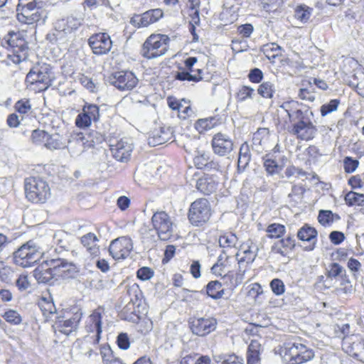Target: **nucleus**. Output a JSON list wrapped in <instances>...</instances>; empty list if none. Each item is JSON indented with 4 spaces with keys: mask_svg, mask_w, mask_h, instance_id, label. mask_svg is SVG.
Segmentation results:
<instances>
[{
    "mask_svg": "<svg viewBox=\"0 0 364 364\" xmlns=\"http://www.w3.org/2000/svg\"><path fill=\"white\" fill-rule=\"evenodd\" d=\"M25 199L33 205H43L51 198L48 182L39 176H30L23 180Z\"/></svg>",
    "mask_w": 364,
    "mask_h": 364,
    "instance_id": "nucleus-1",
    "label": "nucleus"
},
{
    "mask_svg": "<svg viewBox=\"0 0 364 364\" xmlns=\"http://www.w3.org/2000/svg\"><path fill=\"white\" fill-rule=\"evenodd\" d=\"M55 78L52 67L43 63L31 69L25 81L30 90L35 92H41L51 86Z\"/></svg>",
    "mask_w": 364,
    "mask_h": 364,
    "instance_id": "nucleus-2",
    "label": "nucleus"
},
{
    "mask_svg": "<svg viewBox=\"0 0 364 364\" xmlns=\"http://www.w3.org/2000/svg\"><path fill=\"white\" fill-rule=\"evenodd\" d=\"M213 213L214 211L208 199L198 198L191 203L187 212V218L193 227L203 228L210 223Z\"/></svg>",
    "mask_w": 364,
    "mask_h": 364,
    "instance_id": "nucleus-3",
    "label": "nucleus"
},
{
    "mask_svg": "<svg viewBox=\"0 0 364 364\" xmlns=\"http://www.w3.org/2000/svg\"><path fill=\"white\" fill-rule=\"evenodd\" d=\"M43 255V250L33 240H29L14 252V262L23 267H29L40 261Z\"/></svg>",
    "mask_w": 364,
    "mask_h": 364,
    "instance_id": "nucleus-4",
    "label": "nucleus"
},
{
    "mask_svg": "<svg viewBox=\"0 0 364 364\" xmlns=\"http://www.w3.org/2000/svg\"><path fill=\"white\" fill-rule=\"evenodd\" d=\"M105 312L104 306H98L92 311L85 323L86 337H88L94 345H97L102 338V317Z\"/></svg>",
    "mask_w": 364,
    "mask_h": 364,
    "instance_id": "nucleus-5",
    "label": "nucleus"
},
{
    "mask_svg": "<svg viewBox=\"0 0 364 364\" xmlns=\"http://www.w3.org/2000/svg\"><path fill=\"white\" fill-rule=\"evenodd\" d=\"M17 19L18 21L33 24L39 21L42 17L43 11L35 0H19L17 6Z\"/></svg>",
    "mask_w": 364,
    "mask_h": 364,
    "instance_id": "nucleus-6",
    "label": "nucleus"
},
{
    "mask_svg": "<svg viewBox=\"0 0 364 364\" xmlns=\"http://www.w3.org/2000/svg\"><path fill=\"white\" fill-rule=\"evenodd\" d=\"M151 221L154 230L161 240L166 241L173 237V223L171 216L166 211L155 212Z\"/></svg>",
    "mask_w": 364,
    "mask_h": 364,
    "instance_id": "nucleus-7",
    "label": "nucleus"
},
{
    "mask_svg": "<svg viewBox=\"0 0 364 364\" xmlns=\"http://www.w3.org/2000/svg\"><path fill=\"white\" fill-rule=\"evenodd\" d=\"M82 24V19L74 16H68L66 18H62L55 23V31L53 33L47 35V39L52 44L63 43L61 42L65 34L71 33L77 30Z\"/></svg>",
    "mask_w": 364,
    "mask_h": 364,
    "instance_id": "nucleus-8",
    "label": "nucleus"
},
{
    "mask_svg": "<svg viewBox=\"0 0 364 364\" xmlns=\"http://www.w3.org/2000/svg\"><path fill=\"white\" fill-rule=\"evenodd\" d=\"M290 134L299 141L313 140L318 134V128L307 116L292 124Z\"/></svg>",
    "mask_w": 364,
    "mask_h": 364,
    "instance_id": "nucleus-9",
    "label": "nucleus"
},
{
    "mask_svg": "<svg viewBox=\"0 0 364 364\" xmlns=\"http://www.w3.org/2000/svg\"><path fill=\"white\" fill-rule=\"evenodd\" d=\"M108 80L110 85L119 91H130L138 84L139 80L136 75L130 70H119L112 73Z\"/></svg>",
    "mask_w": 364,
    "mask_h": 364,
    "instance_id": "nucleus-10",
    "label": "nucleus"
},
{
    "mask_svg": "<svg viewBox=\"0 0 364 364\" xmlns=\"http://www.w3.org/2000/svg\"><path fill=\"white\" fill-rule=\"evenodd\" d=\"M82 318V313L78 310L66 318H58L53 324L52 328L55 335L69 336L75 333Z\"/></svg>",
    "mask_w": 364,
    "mask_h": 364,
    "instance_id": "nucleus-11",
    "label": "nucleus"
},
{
    "mask_svg": "<svg viewBox=\"0 0 364 364\" xmlns=\"http://www.w3.org/2000/svg\"><path fill=\"white\" fill-rule=\"evenodd\" d=\"M188 326L193 334L204 337L216 330L218 320L213 316L193 317L189 319Z\"/></svg>",
    "mask_w": 364,
    "mask_h": 364,
    "instance_id": "nucleus-12",
    "label": "nucleus"
},
{
    "mask_svg": "<svg viewBox=\"0 0 364 364\" xmlns=\"http://www.w3.org/2000/svg\"><path fill=\"white\" fill-rule=\"evenodd\" d=\"M197 58L188 57L183 60V66H178V70L173 73L174 80L178 81H188L198 82L203 80L202 70L198 69L196 73L193 72V67L197 62Z\"/></svg>",
    "mask_w": 364,
    "mask_h": 364,
    "instance_id": "nucleus-13",
    "label": "nucleus"
},
{
    "mask_svg": "<svg viewBox=\"0 0 364 364\" xmlns=\"http://www.w3.org/2000/svg\"><path fill=\"white\" fill-rule=\"evenodd\" d=\"M133 243L130 237L127 236L119 237L111 241L109 245V255L114 260H124L131 254Z\"/></svg>",
    "mask_w": 364,
    "mask_h": 364,
    "instance_id": "nucleus-14",
    "label": "nucleus"
},
{
    "mask_svg": "<svg viewBox=\"0 0 364 364\" xmlns=\"http://www.w3.org/2000/svg\"><path fill=\"white\" fill-rule=\"evenodd\" d=\"M100 108L94 104L86 103L79 113L75 121V124L77 128L86 129L90 127L92 122H96L100 119Z\"/></svg>",
    "mask_w": 364,
    "mask_h": 364,
    "instance_id": "nucleus-15",
    "label": "nucleus"
},
{
    "mask_svg": "<svg viewBox=\"0 0 364 364\" xmlns=\"http://www.w3.org/2000/svg\"><path fill=\"white\" fill-rule=\"evenodd\" d=\"M341 347L348 355L361 364H364V338L357 339L353 337L345 338Z\"/></svg>",
    "mask_w": 364,
    "mask_h": 364,
    "instance_id": "nucleus-16",
    "label": "nucleus"
},
{
    "mask_svg": "<svg viewBox=\"0 0 364 364\" xmlns=\"http://www.w3.org/2000/svg\"><path fill=\"white\" fill-rule=\"evenodd\" d=\"M210 144L213 153L219 156L228 155L234 149L232 139L221 132L213 136Z\"/></svg>",
    "mask_w": 364,
    "mask_h": 364,
    "instance_id": "nucleus-17",
    "label": "nucleus"
},
{
    "mask_svg": "<svg viewBox=\"0 0 364 364\" xmlns=\"http://www.w3.org/2000/svg\"><path fill=\"white\" fill-rule=\"evenodd\" d=\"M174 140V132L171 127L161 126L154 128L149 134L148 144L151 146H156L171 142Z\"/></svg>",
    "mask_w": 364,
    "mask_h": 364,
    "instance_id": "nucleus-18",
    "label": "nucleus"
},
{
    "mask_svg": "<svg viewBox=\"0 0 364 364\" xmlns=\"http://www.w3.org/2000/svg\"><path fill=\"white\" fill-rule=\"evenodd\" d=\"M164 16V12L160 9H150L141 15H134L130 23L135 27H147L159 21Z\"/></svg>",
    "mask_w": 364,
    "mask_h": 364,
    "instance_id": "nucleus-19",
    "label": "nucleus"
},
{
    "mask_svg": "<svg viewBox=\"0 0 364 364\" xmlns=\"http://www.w3.org/2000/svg\"><path fill=\"white\" fill-rule=\"evenodd\" d=\"M219 186L218 178L213 174L204 173L196 183V189L205 196H210L217 191Z\"/></svg>",
    "mask_w": 364,
    "mask_h": 364,
    "instance_id": "nucleus-20",
    "label": "nucleus"
},
{
    "mask_svg": "<svg viewBox=\"0 0 364 364\" xmlns=\"http://www.w3.org/2000/svg\"><path fill=\"white\" fill-rule=\"evenodd\" d=\"M50 265L53 267L55 279H58V278L73 277L77 272L76 265L60 259H51Z\"/></svg>",
    "mask_w": 364,
    "mask_h": 364,
    "instance_id": "nucleus-21",
    "label": "nucleus"
},
{
    "mask_svg": "<svg viewBox=\"0 0 364 364\" xmlns=\"http://www.w3.org/2000/svg\"><path fill=\"white\" fill-rule=\"evenodd\" d=\"M280 107L284 110L290 122L299 120L306 116V112L302 110L303 105L297 100H287L282 102Z\"/></svg>",
    "mask_w": 364,
    "mask_h": 364,
    "instance_id": "nucleus-22",
    "label": "nucleus"
},
{
    "mask_svg": "<svg viewBox=\"0 0 364 364\" xmlns=\"http://www.w3.org/2000/svg\"><path fill=\"white\" fill-rule=\"evenodd\" d=\"M299 342H285L278 346L276 353L285 364H295Z\"/></svg>",
    "mask_w": 364,
    "mask_h": 364,
    "instance_id": "nucleus-23",
    "label": "nucleus"
},
{
    "mask_svg": "<svg viewBox=\"0 0 364 364\" xmlns=\"http://www.w3.org/2000/svg\"><path fill=\"white\" fill-rule=\"evenodd\" d=\"M295 246V240L291 235H289L275 242L271 247V252L273 254L287 257L294 249Z\"/></svg>",
    "mask_w": 364,
    "mask_h": 364,
    "instance_id": "nucleus-24",
    "label": "nucleus"
},
{
    "mask_svg": "<svg viewBox=\"0 0 364 364\" xmlns=\"http://www.w3.org/2000/svg\"><path fill=\"white\" fill-rule=\"evenodd\" d=\"M112 156L119 161H126L129 159L132 147L124 139H120L115 144L110 146Z\"/></svg>",
    "mask_w": 364,
    "mask_h": 364,
    "instance_id": "nucleus-25",
    "label": "nucleus"
},
{
    "mask_svg": "<svg viewBox=\"0 0 364 364\" xmlns=\"http://www.w3.org/2000/svg\"><path fill=\"white\" fill-rule=\"evenodd\" d=\"M318 232L316 228L309 224H304L297 232V237L299 240L309 243L306 250L311 251L315 248L317 241Z\"/></svg>",
    "mask_w": 364,
    "mask_h": 364,
    "instance_id": "nucleus-26",
    "label": "nucleus"
},
{
    "mask_svg": "<svg viewBox=\"0 0 364 364\" xmlns=\"http://www.w3.org/2000/svg\"><path fill=\"white\" fill-rule=\"evenodd\" d=\"M98 241L99 239L93 232H88L80 238V244L92 258L98 257L100 254Z\"/></svg>",
    "mask_w": 364,
    "mask_h": 364,
    "instance_id": "nucleus-27",
    "label": "nucleus"
},
{
    "mask_svg": "<svg viewBox=\"0 0 364 364\" xmlns=\"http://www.w3.org/2000/svg\"><path fill=\"white\" fill-rule=\"evenodd\" d=\"M50 260L41 263L33 271V276L38 283H49L55 279L53 267L50 265Z\"/></svg>",
    "mask_w": 364,
    "mask_h": 364,
    "instance_id": "nucleus-28",
    "label": "nucleus"
},
{
    "mask_svg": "<svg viewBox=\"0 0 364 364\" xmlns=\"http://www.w3.org/2000/svg\"><path fill=\"white\" fill-rule=\"evenodd\" d=\"M245 270L237 272L228 271L222 275L223 284L228 290L233 291L240 286L245 279Z\"/></svg>",
    "mask_w": 364,
    "mask_h": 364,
    "instance_id": "nucleus-29",
    "label": "nucleus"
},
{
    "mask_svg": "<svg viewBox=\"0 0 364 364\" xmlns=\"http://www.w3.org/2000/svg\"><path fill=\"white\" fill-rule=\"evenodd\" d=\"M257 254L253 250L252 242L250 240L242 242L237 253L236 257L238 263L245 262L251 264L255 259Z\"/></svg>",
    "mask_w": 364,
    "mask_h": 364,
    "instance_id": "nucleus-30",
    "label": "nucleus"
},
{
    "mask_svg": "<svg viewBox=\"0 0 364 364\" xmlns=\"http://www.w3.org/2000/svg\"><path fill=\"white\" fill-rule=\"evenodd\" d=\"M38 306L46 321H48L56 313V308L53 298L49 293L39 297Z\"/></svg>",
    "mask_w": 364,
    "mask_h": 364,
    "instance_id": "nucleus-31",
    "label": "nucleus"
},
{
    "mask_svg": "<svg viewBox=\"0 0 364 364\" xmlns=\"http://www.w3.org/2000/svg\"><path fill=\"white\" fill-rule=\"evenodd\" d=\"M336 281L338 282V284L333 290V292L336 296H341L343 295H349L353 294L354 291V287L346 272H344L342 277H338Z\"/></svg>",
    "mask_w": 364,
    "mask_h": 364,
    "instance_id": "nucleus-32",
    "label": "nucleus"
},
{
    "mask_svg": "<svg viewBox=\"0 0 364 364\" xmlns=\"http://www.w3.org/2000/svg\"><path fill=\"white\" fill-rule=\"evenodd\" d=\"M220 124V119L217 116H213L198 119L194 124V128L199 134H205Z\"/></svg>",
    "mask_w": 364,
    "mask_h": 364,
    "instance_id": "nucleus-33",
    "label": "nucleus"
},
{
    "mask_svg": "<svg viewBox=\"0 0 364 364\" xmlns=\"http://www.w3.org/2000/svg\"><path fill=\"white\" fill-rule=\"evenodd\" d=\"M238 242L237 235L232 232H223L218 237V244L220 247L223 249V252L236 248Z\"/></svg>",
    "mask_w": 364,
    "mask_h": 364,
    "instance_id": "nucleus-34",
    "label": "nucleus"
},
{
    "mask_svg": "<svg viewBox=\"0 0 364 364\" xmlns=\"http://www.w3.org/2000/svg\"><path fill=\"white\" fill-rule=\"evenodd\" d=\"M262 345L257 340H252L247 351V364H259L261 360Z\"/></svg>",
    "mask_w": 364,
    "mask_h": 364,
    "instance_id": "nucleus-35",
    "label": "nucleus"
},
{
    "mask_svg": "<svg viewBox=\"0 0 364 364\" xmlns=\"http://www.w3.org/2000/svg\"><path fill=\"white\" fill-rule=\"evenodd\" d=\"M231 259L232 258L228 256L226 252H222L216 263L211 268L213 273L218 276H222L226 271H230Z\"/></svg>",
    "mask_w": 364,
    "mask_h": 364,
    "instance_id": "nucleus-36",
    "label": "nucleus"
},
{
    "mask_svg": "<svg viewBox=\"0 0 364 364\" xmlns=\"http://www.w3.org/2000/svg\"><path fill=\"white\" fill-rule=\"evenodd\" d=\"M176 37L168 36L162 33H153L144 42L143 46H166L169 43H174Z\"/></svg>",
    "mask_w": 364,
    "mask_h": 364,
    "instance_id": "nucleus-37",
    "label": "nucleus"
},
{
    "mask_svg": "<svg viewBox=\"0 0 364 364\" xmlns=\"http://www.w3.org/2000/svg\"><path fill=\"white\" fill-rule=\"evenodd\" d=\"M223 285V283L218 280L210 281L205 287L206 294L215 300L223 298L225 291Z\"/></svg>",
    "mask_w": 364,
    "mask_h": 364,
    "instance_id": "nucleus-38",
    "label": "nucleus"
},
{
    "mask_svg": "<svg viewBox=\"0 0 364 364\" xmlns=\"http://www.w3.org/2000/svg\"><path fill=\"white\" fill-rule=\"evenodd\" d=\"M25 36L24 31H9L3 38L2 42H5L8 46H26L27 42Z\"/></svg>",
    "mask_w": 364,
    "mask_h": 364,
    "instance_id": "nucleus-39",
    "label": "nucleus"
},
{
    "mask_svg": "<svg viewBox=\"0 0 364 364\" xmlns=\"http://www.w3.org/2000/svg\"><path fill=\"white\" fill-rule=\"evenodd\" d=\"M28 47H5V53L9 61L18 64L26 58Z\"/></svg>",
    "mask_w": 364,
    "mask_h": 364,
    "instance_id": "nucleus-40",
    "label": "nucleus"
},
{
    "mask_svg": "<svg viewBox=\"0 0 364 364\" xmlns=\"http://www.w3.org/2000/svg\"><path fill=\"white\" fill-rule=\"evenodd\" d=\"M315 356L312 348L306 345L299 343L295 364H304L311 361Z\"/></svg>",
    "mask_w": 364,
    "mask_h": 364,
    "instance_id": "nucleus-41",
    "label": "nucleus"
},
{
    "mask_svg": "<svg viewBox=\"0 0 364 364\" xmlns=\"http://www.w3.org/2000/svg\"><path fill=\"white\" fill-rule=\"evenodd\" d=\"M251 160V153L249 144L247 142H244L241 144L239 156L237 160V169L240 171H243Z\"/></svg>",
    "mask_w": 364,
    "mask_h": 364,
    "instance_id": "nucleus-42",
    "label": "nucleus"
},
{
    "mask_svg": "<svg viewBox=\"0 0 364 364\" xmlns=\"http://www.w3.org/2000/svg\"><path fill=\"white\" fill-rule=\"evenodd\" d=\"M262 163L267 175H275L282 170V166L279 165L272 153L266 154L262 156Z\"/></svg>",
    "mask_w": 364,
    "mask_h": 364,
    "instance_id": "nucleus-43",
    "label": "nucleus"
},
{
    "mask_svg": "<svg viewBox=\"0 0 364 364\" xmlns=\"http://www.w3.org/2000/svg\"><path fill=\"white\" fill-rule=\"evenodd\" d=\"M341 217L337 213H333L329 210H320L318 213L317 220L323 227H330L335 221L339 220Z\"/></svg>",
    "mask_w": 364,
    "mask_h": 364,
    "instance_id": "nucleus-44",
    "label": "nucleus"
},
{
    "mask_svg": "<svg viewBox=\"0 0 364 364\" xmlns=\"http://www.w3.org/2000/svg\"><path fill=\"white\" fill-rule=\"evenodd\" d=\"M267 237L271 240H278L284 236L287 229L284 225L274 223L266 228Z\"/></svg>",
    "mask_w": 364,
    "mask_h": 364,
    "instance_id": "nucleus-45",
    "label": "nucleus"
},
{
    "mask_svg": "<svg viewBox=\"0 0 364 364\" xmlns=\"http://www.w3.org/2000/svg\"><path fill=\"white\" fill-rule=\"evenodd\" d=\"M344 201L347 206H364V194L350 191L344 196Z\"/></svg>",
    "mask_w": 364,
    "mask_h": 364,
    "instance_id": "nucleus-46",
    "label": "nucleus"
},
{
    "mask_svg": "<svg viewBox=\"0 0 364 364\" xmlns=\"http://www.w3.org/2000/svg\"><path fill=\"white\" fill-rule=\"evenodd\" d=\"M1 316L11 326H19L23 321L21 315L17 311L12 309L6 310Z\"/></svg>",
    "mask_w": 364,
    "mask_h": 364,
    "instance_id": "nucleus-47",
    "label": "nucleus"
},
{
    "mask_svg": "<svg viewBox=\"0 0 364 364\" xmlns=\"http://www.w3.org/2000/svg\"><path fill=\"white\" fill-rule=\"evenodd\" d=\"M210 158L208 154L205 153L198 154L193 158V164L198 169H203L206 168H212L213 166H216L217 164L211 161H209Z\"/></svg>",
    "mask_w": 364,
    "mask_h": 364,
    "instance_id": "nucleus-48",
    "label": "nucleus"
},
{
    "mask_svg": "<svg viewBox=\"0 0 364 364\" xmlns=\"http://www.w3.org/2000/svg\"><path fill=\"white\" fill-rule=\"evenodd\" d=\"M258 94L263 98L272 99L275 93V87L271 82H263L257 88Z\"/></svg>",
    "mask_w": 364,
    "mask_h": 364,
    "instance_id": "nucleus-49",
    "label": "nucleus"
},
{
    "mask_svg": "<svg viewBox=\"0 0 364 364\" xmlns=\"http://www.w3.org/2000/svg\"><path fill=\"white\" fill-rule=\"evenodd\" d=\"M166 47H143L142 55L144 57L151 59L159 57L166 53Z\"/></svg>",
    "mask_w": 364,
    "mask_h": 364,
    "instance_id": "nucleus-50",
    "label": "nucleus"
},
{
    "mask_svg": "<svg viewBox=\"0 0 364 364\" xmlns=\"http://www.w3.org/2000/svg\"><path fill=\"white\" fill-rule=\"evenodd\" d=\"M127 293L130 299V301L136 303L141 301L143 298V294L139 286L136 283H133L127 286Z\"/></svg>",
    "mask_w": 364,
    "mask_h": 364,
    "instance_id": "nucleus-51",
    "label": "nucleus"
},
{
    "mask_svg": "<svg viewBox=\"0 0 364 364\" xmlns=\"http://www.w3.org/2000/svg\"><path fill=\"white\" fill-rule=\"evenodd\" d=\"M344 272H346L343 267L338 263L333 262L329 264V269L326 272V276L330 279L331 282L342 277Z\"/></svg>",
    "mask_w": 364,
    "mask_h": 364,
    "instance_id": "nucleus-52",
    "label": "nucleus"
},
{
    "mask_svg": "<svg viewBox=\"0 0 364 364\" xmlns=\"http://www.w3.org/2000/svg\"><path fill=\"white\" fill-rule=\"evenodd\" d=\"M306 192L305 187L301 184H294L291 187V192L289 193L288 197L290 200L297 203L301 201Z\"/></svg>",
    "mask_w": 364,
    "mask_h": 364,
    "instance_id": "nucleus-53",
    "label": "nucleus"
},
{
    "mask_svg": "<svg viewBox=\"0 0 364 364\" xmlns=\"http://www.w3.org/2000/svg\"><path fill=\"white\" fill-rule=\"evenodd\" d=\"M311 11L312 9L310 7L306 5H301L296 7L294 16L296 18L305 23L309 19L311 15Z\"/></svg>",
    "mask_w": 364,
    "mask_h": 364,
    "instance_id": "nucleus-54",
    "label": "nucleus"
},
{
    "mask_svg": "<svg viewBox=\"0 0 364 364\" xmlns=\"http://www.w3.org/2000/svg\"><path fill=\"white\" fill-rule=\"evenodd\" d=\"M48 132L42 129H34L31 134V141L35 145H44Z\"/></svg>",
    "mask_w": 364,
    "mask_h": 364,
    "instance_id": "nucleus-55",
    "label": "nucleus"
},
{
    "mask_svg": "<svg viewBox=\"0 0 364 364\" xmlns=\"http://www.w3.org/2000/svg\"><path fill=\"white\" fill-rule=\"evenodd\" d=\"M112 44V42L110 39V36L106 33H96L95 35H92L88 39V43L89 46H93L96 43H100V44H107V43Z\"/></svg>",
    "mask_w": 364,
    "mask_h": 364,
    "instance_id": "nucleus-56",
    "label": "nucleus"
},
{
    "mask_svg": "<svg viewBox=\"0 0 364 364\" xmlns=\"http://www.w3.org/2000/svg\"><path fill=\"white\" fill-rule=\"evenodd\" d=\"M62 143L59 139V135L49 134L48 133V137L45 141L43 146L50 150L58 149L61 147Z\"/></svg>",
    "mask_w": 364,
    "mask_h": 364,
    "instance_id": "nucleus-57",
    "label": "nucleus"
},
{
    "mask_svg": "<svg viewBox=\"0 0 364 364\" xmlns=\"http://www.w3.org/2000/svg\"><path fill=\"white\" fill-rule=\"evenodd\" d=\"M255 92L253 88L250 86L243 85L239 88L236 93V99L238 102H243L248 98H251Z\"/></svg>",
    "mask_w": 364,
    "mask_h": 364,
    "instance_id": "nucleus-58",
    "label": "nucleus"
},
{
    "mask_svg": "<svg viewBox=\"0 0 364 364\" xmlns=\"http://www.w3.org/2000/svg\"><path fill=\"white\" fill-rule=\"evenodd\" d=\"M15 110L20 114H26L31 109V105L29 99H21L18 100L14 105Z\"/></svg>",
    "mask_w": 364,
    "mask_h": 364,
    "instance_id": "nucleus-59",
    "label": "nucleus"
},
{
    "mask_svg": "<svg viewBox=\"0 0 364 364\" xmlns=\"http://www.w3.org/2000/svg\"><path fill=\"white\" fill-rule=\"evenodd\" d=\"M308 83L310 85V88H301L299 90L298 97L302 100L314 102L316 98L314 89L312 87L310 81Z\"/></svg>",
    "mask_w": 364,
    "mask_h": 364,
    "instance_id": "nucleus-60",
    "label": "nucleus"
},
{
    "mask_svg": "<svg viewBox=\"0 0 364 364\" xmlns=\"http://www.w3.org/2000/svg\"><path fill=\"white\" fill-rule=\"evenodd\" d=\"M87 134V138L88 139V141L90 142V146L91 148L94 147L97 144H100L105 141L104 136L95 130H90Z\"/></svg>",
    "mask_w": 364,
    "mask_h": 364,
    "instance_id": "nucleus-61",
    "label": "nucleus"
},
{
    "mask_svg": "<svg viewBox=\"0 0 364 364\" xmlns=\"http://www.w3.org/2000/svg\"><path fill=\"white\" fill-rule=\"evenodd\" d=\"M116 344L121 350H128L131 345L129 336L127 333H119L116 338Z\"/></svg>",
    "mask_w": 364,
    "mask_h": 364,
    "instance_id": "nucleus-62",
    "label": "nucleus"
},
{
    "mask_svg": "<svg viewBox=\"0 0 364 364\" xmlns=\"http://www.w3.org/2000/svg\"><path fill=\"white\" fill-rule=\"evenodd\" d=\"M269 287L276 296H281L285 292V285L283 281L280 279H273L269 284Z\"/></svg>",
    "mask_w": 364,
    "mask_h": 364,
    "instance_id": "nucleus-63",
    "label": "nucleus"
},
{
    "mask_svg": "<svg viewBox=\"0 0 364 364\" xmlns=\"http://www.w3.org/2000/svg\"><path fill=\"white\" fill-rule=\"evenodd\" d=\"M216 364H244V363L242 358L235 354H230L220 357Z\"/></svg>",
    "mask_w": 364,
    "mask_h": 364,
    "instance_id": "nucleus-64",
    "label": "nucleus"
}]
</instances>
